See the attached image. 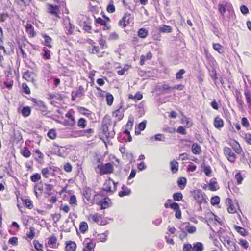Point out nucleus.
Instances as JSON below:
<instances>
[{
    "mask_svg": "<svg viewBox=\"0 0 251 251\" xmlns=\"http://www.w3.org/2000/svg\"><path fill=\"white\" fill-rule=\"evenodd\" d=\"M193 198L199 203H205L207 202L206 195L201 190H196L193 192Z\"/></svg>",
    "mask_w": 251,
    "mask_h": 251,
    "instance_id": "obj_1",
    "label": "nucleus"
},
{
    "mask_svg": "<svg viewBox=\"0 0 251 251\" xmlns=\"http://www.w3.org/2000/svg\"><path fill=\"white\" fill-rule=\"evenodd\" d=\"M96 169H99V173L100 175L111 174L113 173L114 170L113 166L110 163L98 165Z\"/></svg>",
    "mask_w": 251,
    "mask_h": 251,
    "instance_id": "obj_2",
    "label": "nucleus"
},
{
    "mask_svg": "<svg viewBox=\"0 0 251 251\" xmlns=\"http://www.w3.org/2000/svg\"><path fill=\"white\" fill-rule=\"evenodd\" d=\"M117 183H115L111 178L106 180L103 186V190L105 191L113 193L116 190V185Z\"/></svg>",
    "mask_w": 251,
    "mask_h": 251,
    "instance_id": "obj_3",
    "label": "nucleus"
},
{
    "mask_svg": "<svg viewBox=\"0 0 251 251\" xmlns=\"http://www.w3.org/2000/svg\"><path fill=\"white\" fill-rule=\"evenodd\" d=\"M224 153L227 159L231 162H234L236 156L235 154L232 151L231 149L228 147H225L224 148Z\"/></svg>",
    "mask_w": 251,
    "mask_h": 251,
    "instance_id": "obj_4",
    "label": "nucleus"
},
{
    "mask_svg": "<svg viewBox=\"0 0 251 251\" xmlns=\"http://www.w3.org/2000/svg\"><path fill=\"white\" fill-rule=\"evenodd\" d=\"M33 106L37 110L41 111H45L47 109V106L44 104V102L41 100H36L35 99H33Z\"/></svg>",
    "mask_w": 251,
    "mask_h": 251,
    "instance_id": "obj_5",
    "label": "nucleus"
},
{
    "mask_svg": "<svg viewBox=\"0 0 251 251\" xmlns=\"http://www.w3.org/2000/svg\"><path fill=\"white\" fill-rule=\"evenodd\" d=\"M130 14L128 13H126L122 20H120L119 24L122 25L123 27H126L130 23Z\"/></svg>",
    "mask_w": 251,
    "mask_h": 251,
    "instance_id": "obj_6",
    "label": "nucleus"
},
{
    "mask_svg": "<svg viewBox=\"0 0 251 251\" xmlns=\"http://www.w3.org/2000/svg\"><path fill=\"white\" fill-rule=\"evenodd\" d=\"M95 192L90 188H85L83 189V195L88 200L90 201L92 195H94Z\"/></svg>",
    "mask_w": 251,
    "mask_h": 251,
    "instance_id": "obj_7",
    "label": "nucleus"
},
{
    "mask_svg": "<svg viewBox=\"0 0 251 251\" xmlns=\"http://www.w3.org/2000/svg\"><path fill=\"white\" fill-rule=\"evenodd\" d=\"M107 201H109L108 198H101L100 201L97 200L96 204L100 205L101 209H105L108 206Z\"/></svg>",
    "mask_w": 251,
    "mask_h": 251,
    "instance_id": "obj_8",
    "label": "nucleus"
},
{
    "mask_svg": "<svg viewBox=\"0 0 251 251\" xmlns=\"http://www.w3.org/2000/svg\"><path fill=\"white\" fill-rule=\"evenodd\" d=\"M23 77L28 81L33 82L34 81V75L29 71H26L24 73Z\"/></svg>",
    "mask_w": 251,
    "mask_h": 251,
    "instance_id": "obj_9",
    "label": "nucleus"
},
{
    "mask_svg": "<svg viewBox=\"0 0 251 251\" xmlns=\"http://www.w3.org/2000/svg\"><path fill=\"white\" fill-rule=\"evenodd\" d=\"M226 202L227 203V205L228 206V208L227 210L230 213H234L236 212V208L232 203V200L230 199H227L226 200Z\"/></svg>",
    "mask_w": 251,
    "mask_h": 251,
    "instance_id": "obj_10",
    "label": "nucleus"
},
{
    "mask_svg": "<svg viewBox=\"0 0 251 251\" xmlns=\"http://www.w3.org/2000/svg\"><path fill=\"white\" fill-rule=\"evenodd\" d=\"M214 124L216 128H220L223 126L224 122L219 117H217L214 119Z\"/></svg>",
    "mask_w": 251,
    "mask_h": 251,
    "instance_id": "obj_11",
    "label": "nucleus"
},
{
    "mask_svg": "<svg viewBox=\"0 0 251 251\" xmlns=\"http://www.w3.org/2000/svg\"><path fill=\"white\" fill-rule=\"evenodd\" d=\"M192 151L195 154H200L201 150L200 145L197 143H194L192 146Z\"/></svg>",
    "mask_w": 251,
    "mask_h": 251,
    "instance_id": "obj_12",
    "label": "nucleus"
},
{
    "mask_svg": "<svg viewBox=\"0 0 251 251\" xmlns=\"http://www.w3.org/2000/svg\"><path fill=\"white\" fill-rule=\"evenodd\" d=\"M124 109L121 106L120 108L117 109L115 111L113 112V115L114 117H118L119 120L122 119L123 117Z\"/></svg>",
    "mask_w": 251,
    "mask_h": 251,
    "instance_id": "obj_13",
    "label": "nucleus"
},
{
    "mask_svg": "<svg viewBox=\"0 0 251 251\" xmlns=\"http://www.w3.org/2000/svg\"><path fill=\"white\" fill-rule=\"evenodd\" d=\"M230 145L232 146L233 150L237 153H240L241 151V148L239 144L236 142L234 141L233 142L230 143Z\"/></svg>",
    "mask_w": 251,
    "mask_h": 251,
    "instance_id": "obj_14",
    "label": "nucleus"
},
{
    "mask_svg": "<svg viewBox=\"0 0 251 251\" xmlns=\"http://www.w3.org/2000/svg\"><path fill=\"white\" fill-rule=\"evenodd\" d=\"M49 10L50 13L55 15L56 17H59L58 15V12L59 11L58 6L50 5Z\"/></svg>",
    "mask_w": 251,
    "mask_h": 251,
    "instance_id": "obj_15",
    "label": "nucleus"
},
{
    "mask_svg": "<svg viewBox=\"0 0 251 251\" xmlns=\"http://www.w3.org/2000/svg\"><path fill=\"white\" fill-rule=\"evenodd\" d=\"M122 191L119 192V196L121 197L128 195L130 193V190L127 188L126 186H122Z\"/></svg>",
    "mask_w": 251,
    "mask_h": 251,
    "instance_id": "obj_16",
    "label": "nucleus"
},
{
    "mask_svg": "<svg viewBox=\"0 0 251 251\" xmlns=\"http://www.w3.org/2000/svg\"><path fill=\"white\" fill-rule=\"evenodd\" d=\"M21 113L25 117H28L31 113V109L29 106L23 107L21 110Z\"/></svg>",
    "mask_w": 251,
    "mask_h": 251,
    "instance_id": "obj_17",
    "label": "nucleus"
},
{
    "mask_svg": "<svg viewBox=\"0 0 251 251\" xmlns=\"http://www.w3.org/2000/svg\"><path fill=\"white\" fill-rule=\"evenodd\" d=\"M76 245L74 242L70 241L66 244V250L67 251H75L76 249Z\"/></svg>",
    "mask_w": 251,
    "mask_h": 251,
    "instance_id": "obj_18",
    "label": "nucleus"
},
{
    "mask_svg": "<svg viewBox=\"0 0 251 251\" xmlns=\"http://www.w3.org/2000/svg\"><path fill=\"white\" fill-rule=\"evenodd\" d=\"M209 188L211 191H214L218 189L217 182L215 178L211 179L209 184Z\"/></svg>",
    "mask_w": 251,
    "mask_h": 251,
    "instance_id": "obj_19",
    "label": "nucleus"
},
{
    "mask_svg": "<svg viewBox=\"0 0 251 251\" xmlns=\"http://www.w3.org/2000/svg\"><path fill=\"white\" fill-rule=\"evenodd\" d=\"M170 165L171 167V170L172 173H175L177 171L178 164L176 161L173 160L170 162Z\"/></svg>",
    "mask_w": 251,
    "mask_h": 251,
    "instance_id": "obj_20",
    "label": "nucleus"
},
{
    "mask_svg": "<svg viewBox=\"0 0 251 251\" xmlns=\"http://www.w3.org/2000/svg\"><path fill=\"white\" fill-rule=\"evenodd\" d=\"M42 36L45 39V45L50 48H51L50 44L52 42V39L46 34H43Z\"/></svg>",
    "mask_w": 251,
    "mask_h": 251,
    "instance_id": "obj_21",
    "label": "nucleus"
},
{
    "mask_svg": "<svg viewBox=\"0 0 251 251\" xmlns=\"http://www.w3.org/2000/svg\"><path fill=\"white\" fill-rule=\"evenodd\" d=\"M15 2L20 6H26L30 4L31 0H15Z\"/></svg>",
    "mask_w": 251,
    "mask_h": 251,
    "instance_id": "obj_22",
    "label": "nucleus"
},
{
    "mask_svg": "<svg viewBox=\"0 0 251 251\" xmlns=\"http://www.w3.org/2000/svg\"><path fill=\"white\" fill-rule=\"evenodd\" d=\"M203 246L201 242H197L193 245V250L194 251H203Z\"/></svg>",
    "mask_w": 251,
    "mask_h": 251,
    "instance_id": "obj_23",
    "label": "nucleus"
},
{
    "mask_svg": "<svg viewBox=\"0 0 251 251\" xmlns=\"http://www.w3.org/2000/svg\"><path fill=\"white\" fill-rule=\"evenodd\" d=\"M101 129L102 134L108 137L109 135V133L108 132V126L107 124H103L101 126Z\"/></svg>",
    "mask_w": 251,
    "mask_h": 251,
    "instance_id": "obj_24",
    "label": "nucleus"
},
{
    "mask_svg": "<svg viewBox=\"0 0 251 251\" xmlns=\"http://www.w3.org/2000/svg\"><path fill=\"white\" fill-rule=\"evenodd\" d=\"M148 35V31L145 28H140L138 31V36L141 38H145Z\"/></svg>",
    "mask_w": 251,
    "mask_h": 251,
    "instance_id": "obj_25",
    "label": "nucleus"
},
{
    "mask_svg": "<svg viewBox=\"0 0 251 251\" xmlns=\"http://www.w3.org/2000/svg\"><path fill=\"white\" fill-rule=\"evenodd\" d=\"M186 230L189 233L192 234L196 232V228L195 226L190 225L189 223H186Z\"/></svg>",
    "mask_w": 251,
    "mask_h": 251,
    "instance_id": "obj_26",
    "label": "nucleus"
},
{
    "mask_svg": "<svg viewBox=\"0 0 251 251\" xmlns=\"http://www.w3.org/2000/svg\"><path fill=\"white\" fill-rule=\"evenodd\" d=\"M21 154L25 157L28 158L31 155V152L26 147L23 148L21 150Z\"/></svg>",
    "mask_w": 251,
    "mask_h": 251,
    "instance_id": "obj_27",
    "label": "nucleus"
},
{
    "mask_svg": "<svg viewBox=\"0 0 251 251\" xmlns=\"http://www.w3.org/2000/svg\"><path fill=\"white\" fill-rule=\"evenodd\" d=\"M52 169L51 167H50L49 168H43L42 170V174L43 176L46 177L48 178L49 176L51 174L50 170Z\"/></svg>",
    "mask_w": 251,
    "mask_h": 251,
    "instance_id": "obj_28",
    "label": "nucleus"
},
{
    "mask_svg": "<svg viewBox=\"0 0 251 251\" xmlns=\"http://www.w3.org/2000/svg\"><path fill=\"white\" fill-rule=\"evenodd\" d=\"M234 228L241 235H243V236H245L247 235L246 231L244 228L238 226L234 225Z\"/></svg>",
    "mask_w": 251,
    "mask_h": 251,
    "instance_id": "obj_29",
    "label": "nucleus"
},
{
    "mask_svg": "<svg viewBox=\"0 0 251 251\" xmlns=\"http://www.w3.org/2000/svg\"><path fill=\"white\" fill-rule=\"evenodd\" d=\"M79 229L81 232L84 233L88 230V225L85 222H81L79 225Z\"/></svg>",
    "mask_w": 251,
    "mask_h": 251,
    "instance_id": "obj_30",
    "label": "nucleus"
},
{
    "mask_svg": "<svg viewBox=\"0 0 251 251\" xmlns=\"http://www.w3.org/2000/svg\"><path fill=\"white\" fill-rule=\"evenodd\" d=\"M213 49L220 53H222L224 51L223 47L219 43L213 44Z\"/></svg>",
    "mask_w": 251,
    "mask_h": 251,
    "instance_id": "obj_31",
    "label": "nucleus"
},
{
    "mask_svg": "<svg viewBox=\"0 0 251 251\" xmlns=\"http://www.w3.org/2000/svg\"><path fill=\"white\" fill-rule=\"evenodd\" d=\"M86 121L85 119L81 118L79 119L77 123V126L81 128H84L86 126Z\"/></svg>",
    "mask_w": 251,
    "mask_h": 251,
    "instance_id": "obj_32",
    "label": "nucleus"
},
{
    "mask_svg": "<svg viewBox=\"0 0 251 251\" xmlns=\"http://www.w3.org/2000/svg\"><path fill=\"white\" fill-rule=\"evenodd\" d=\"M160 32L162 33H171L172 31V28L167 25H163L160 28Z\"/></svg>",
    "mask_w": 251,
    "mask_h": 251,
    "instance_id": "obj_33",
    "label": "nucleus"
},
{
    "mask_svg": "<svg viewBox=\"0 0 251 251\" xmlns=\"http://www.w3.org/2000/svg\"><path fill=\"white\" fill-rule=\"evenodd\" d=\"M106 99L107 101V104L108 105H111L113 102V96L111 94L107 93L106 94Z\"/></svg>",
    "mask_w": 251,
    "mask_h": 251,
    "instance_id": "obj_34",
    "label": "nucleus"
},
{
    "mask_svg": "<svg viewBox=\"0 0 251 251\" xmlns=\"http://www.w3.org/2000/svg\"><path fill=\"white\" fill-rule=\"evenodd\" d=\"M178 185L181 188H183L186 183V179L185 178H179L177 180Z\"/></svg>",
    "mask_w": 251,
    "mask_h": 251,
    "instance_id": "obj_35",
    "label": "nucleus"
},
{
    "mask_svg": "<svg viewBox=\"0 0 251 251\" xmlns=\"http://www.w3.org/2000/svg\"><path fill=\"white\" fill-rule=\"evenodd\" d=\"M95 244L92 242L87 243L85 248L83 249V251H92L94 248Z\"/></svg>",
    "mask_w": 251,
    "mask_h": 251,
    "instance_id": "obj_36",
    "label": "nucleus"
},
{
    "mask_svg": "<svg viewBox=\"0 0 251 251\" xmlns=\"http://www.w3.org/2000/svg\"><path fill=\"white\" fill-rule=\"evenodd\" d=\"M30 179L32 182H36L41 179L40 175L38 173H35L30 176Z\"/></svg>",
    "mask_w": 251,
    "mask_h": 251,
    "instance_id": "obj_37",
    "label": "nucleus"
},
{
    "mask_svg": "<svg viewBox=\"0 0 251 251\" xmlns=\"http://www.w3.org/2000/svg\"><path fill=\"white\" fill-rule=\"evenodd\" d=\"M173 199L175 201H180L183 198V195L181 193H175L173 195Z\"/></svg>",
    "mask_w": 251,
    "mask_h": 251,
    "instance_id": "obj_38",
    "label": "nucleus"
},
{
    "mask_svg": "<svg viewBox=\"0 0 251 251\" xmlns=\"http://www.w3.org/2000/svg\"><path fill=\"white\" fill-rule=\"evenodd\" d=\"M220 201V199L219 197L217 196H215L214 197H213L211 199V203L213 205H215L216 204H218Z\"/></svg>",
    "mask_w": 251,
    "mask_h": 251,
    "instance_id": "obj_39",
    "label": "nucleus"
},
{
    "mask_svg": "<svg viewBox=\"0 0 251 251\" xmlns=\"http://www.w3.org/2000/svg\"><path fill=\"white\" fill-rule=\"evenodd\" d=\"M26 236L28 238L33 239L35 236V228L33 227L30 228V232L26 233Z\"/></svg>",
    "mask_w": 251,
    "mask_h": 251,
    "instance_id": "obj_40",
    "label": "nucleus"
},
{
    "mask_svg": "<svg viewBox=\"0 0 251 251\" xmlns=\"http://www.w3.org/2000/svg\"><path fill=\"white\" fill-rule=\"evenodd\" d=\"M235 178L236 179L238 184H240L242 183L243 178L240 172L237 173L235 175Z\"/></svg>",
    "mask_w": 251,
    "mask_h": 251,
    "instance_id": "obj_41",
    "label": "nucleus"
},
{
    "mask_svg": "<svg viewBox=\"0 0 251 251\" xmlns=\"http://www.w3.org/2000/svg\"><path fill=\"white\" fill-rule=\"evenodd\" d=\"M48 137L51 139H54L56 138V132L55 130L51 129L48 133Z\"/></svg>",
    "mask_w": 251,
    "mask_h": 251,
    "instance_id": "obj_42",
    "label": "nucleus"
},
{
    "mask_svg": "<svg viewBox=\"0 0 251 251\" xmlns=\"http://www.w3.org/2000/svg\"><path fill=\"white\" fill-rule=\"evenodd\" d=\"M59 208L60 210H62L66 213H68L70 210V207L66 204H61Z\"/></svg>",
    "mask_w": 251,
    "mask_h": 251,
    "instance_id": "obj_43",
    "label": "nucleus"
},
{
    "mask_svg": "<svg viewBox=\"0 0 251 251\" xmlns=\"http://www.w3.org/2000/svg\"><path fill=\"white\" fill-rule=\"evenodd\" d=\"M44 52L42 53L43 57L46 59H49L50 57V51L49 50H43Z\"/></svg>",
    "mask_w": 251,
    "mask_h": 251,
    "instance_id": "obj_44",
    "label": "nucleus"
},
{
    "mask_svg": "<svg viewBox=\"0 0 251 251\" xmlns=\"http://www.w3.org/2000/svg\"><path fill=\"white\" fill-rule=\"evenodd\" d=\"M8 243L13 246L18 245V238L16 237H12L9 239Z\"/></svg>",
    "mask_w": 251,
    "mask_h": 251,
    "instance_id": "obj_45",
    "label": "nucleus"
},
{
    "mask_svg": "<svg viewBox=\"0 0 251 251\" xmlns=\"http://www.w3.org/2000/svg\"><path fill=\"white\" fill-rule=\"evenodd\" d=\"M218 8L221 14L224 15L226 11V7L223 4L219 3L218 6Z\"/></svg>",
    "mask_w": 251,
    "mask_h": 251,
    "instance_id": "obj_46",
    "label": "nucleus"
},
{
    "mask_svg": "<svg viewBox=\"0 0 251 251\" xmlns=\"http://www.w3.org/2000/svg\"><path fill=\"white\" fill-rule=\"evenodd\" d=\"M84 88L82 86H80L76 91V95L80 97L84 95Z\"/></svg>",
    "mask_w": 251,
    "mask_h": 251,
    "instance_id": "obj_47",
    "label": "nucleus"
},
{
    "mask_svg": "<svg viewBox=\"0 0 251 251\" xmlns=\"http://www.w3.org/2000/svg\"><path fill=\"white\" fill-rule=\"evenodd\" d=\"M45 189L47 191L48 194L50 195V192L53 189V186L51 184H45Z\"/></svg>",
    "mask_w": 251,
    "mask_h": 251,
    "instance_id": "obj_48",
    "label": "nucleus"
},
{
    "mask_svg": "<svg viewBox=\"0 0 251 251\" xmlns=\"http://www.w3.org/2000/svg\"><path fill=\"white\" fill-rule=\"evenodd\" d=\"M185 73L184 69H180L176 74V78L180 79L182 78V75Z\"/></svg>",
    "mask_w": 251,
    "mask_h": 251,
    "instance_id": "obj_49",
    "label": "nucleus"
},
{
    "mask_svg": "<svg viewBox=\"0 0 251 251\" xmlns=\"http://www.w3.org/2000/svg\"><path fill=\"white\" fill-rule=\"evenodd\" d=\"M203 171L205 175L209 176L211 173V169L210 166H206L203 168Z\"/></svg>",
    "mask_w": 251,
    "mask_h": 251,
    "instance_id": "obj_50",
    "label": "nucleus"
},
{
    "mask_svg": "<svg viewBox=\"0 0 251 251\" xmlns=\"http://www.w3.org/2000/svg\"><path fill=\"white\" fill-rule=\"evenodd\" d=\"M146 123H147V122L146 120H144V121H142V122H141L140 123H139V124L138 125V128L140 130L143 131L145 129L146 126Z\"/></svg>",
    "mask_w": 251,
    "mask_h": 251,
    "instance_id": "obj_51",
    "label": "nucleus"
},
{
    "mask_svg": "<svg viewBox=\"0 0 251 251\" xmlns=\"http://www.w3.org/2000/svg\"><path fill=\"white\" fill-rule=\"evenodd\" d=\"M224 241L226 242L228 246L231 247L232 246H234L235 248V244L232 241H231L229 239V238L227 236L224 237Z\"/></svg>",
    "mask_w": 251,
    "mask_h": 251,
    "instance_id": "obj_52",
    "label": "nucleus"
},
{
    "mask_svg": "<svg viewBox=\"0 0 251 251\" xmlns=\"http://www.w3.org/2000/svg\"><path fill=\"white\" fill-rule=\"evenodd\" d=\"M64 169L67 172H70L72 171V167L70 163H67L64 165Z\"/></svg>",
    "mask_w": 251,
    "mask_h": 251,
    "instance_id": "obj_53",
    "label": "nucleus"
},
{
    "mask_svg": "<svg viewBox=\"0 0 251 251\" xmlns=\"http://www.w3.org/2000/svg\"><path fill=\"white\" fill-rule=\"evenodd\" d=\"M239 244L245 249H247L248 247V243L246 240L240 239Z\"/></svg>",
    "mask_w": 251,
    "mask_h": 251,
    "instance_id": "obj_54",
    "label": "nucleus"
},
{
    "mask_svg": "<svg viewBox=\"0 0 251 251\" xmlns=\"http://www.w3.org/2000/svg\"><path fill=\"white\" fill-rule=\"evenodd\" d=\"M56 241L57 238L56 237H55L54 236H51L49 238V240L48 242V244L49 245H53L56 243Z\"/></svg>",
    "mask_w": 251,
    "mask_h": 251,
    "instance_id": "obj_55",
    "label": "nucleus"
},
{
    "mask_svg": "<svg viewBox=\"0 0 251 251\" xmlns=\"http://www.w3.org/2000/svg\"><path fill=\"white\" fill-rule=\"evenodd\" d=\"M69 203L71 204H76L77 201L76 197L75 195H71L70 197Z\"/></svg>",
    "mask_w": 251,
    "mask_h": 251,
    "instance_id": "obj_56",
    "label": "nucleus"
},
{
    "mask_svg": "<svg viewBox=\"0 0 251 251\" xmlns=\"http://www.w3.org/2000/svg\"><path fill=\"white\" fill-rule=\"evenodd\" d=\"M154 137L156 141H164V136L162 134H156Z\"/></svg>",
    "mask_w": 251,
    "mask_h": 251,
    "instance_id": "obj_57",
    "label": "nucleus"
},
{
    "mask_svg": "<svg viewBox=\"0 0 251 251\" xmlns=\"http://www.w3.org/2000/svg\"><path fill=\"white\" fill-rule=\"evenodd\" d=\"M170 207L173 210L178 211L180 209L179 204L177 203L174 202L170 205Z\"/></svg>",
    "mask_w": 251,
    "mask_h": 251,
    "instance_id": "obj_58",
    "label": "nucleus"
},
{
    "mask_svg": "<svg viewBox=\"0 0 251 251\" xmlns=\"http://www.w3.org/2000/svg\"><path fill=\"white\" fill-rule=\"evenodd\" d=\"M162 89L166 92H171L173 90V87L169 86L168 85L164 84L162 85Z\"/></svg>",
    "mask_w": 251,
    "mask_h": 251,
    "instance_id": "obj_59",
    "label": "nucleus"
},
{
    "mask_svg": "<svg viewBox=\"0 0 251 251\" xmlns=\"http://www.w3.org/2000/svg\"><path fill=\"white\" fill-rule=\"evenodd\" d=\"M193 247L190 244H184L183 246L184 251H193Z\"/></svg>",
    "mask_w": 251,
    "mask_h": 251,
    "instance_id": "obj_60",
    "label": "nucleus"
},
{
    "mask_svg": "<svg viewBox=\"0 0 251 251\" xmlns=\"http://www.w3.org/2000/svg\"><path fill=\"white\" fill-rule=\"evenodd\" d=\"M101 198H103L101 195L99 194H95L93 199V203L96 204L97 200L100 201Z\"/></svg>",
    "mask_w": 251,
    "mask_h": 251,
    "instance_id": "obj_61",
    "label": "nucleus"
},
{
    "mask_svg": "<svg viewBox=\"0 0 251 251\" xmlns=\"http://www.w3.org/2000/svg\"><path fill=\"white\" fill-rule=\"evenodd\" d=\"M107 11L110 13H113L115 11V8L113 4H109L107 7Z\"/></svg>",
    "mask_w": 251,
    "mask_h": 251,
    "instance_id": "obj_62",
    "label": "nucleus"
},
{
    "mask_svg": "<svg viewBox=\"0 0 251 251\" xmlns=\"http://www.w3.org/2000/svg\"><path fill=\"white\" fill-rule=\"evenodd\" d=\"M240 10L242 14L245 15L249 13V10L247 6L245 5H242L240 7Z\"/></svg>",
    "mask_w": 251,
    "mask_h": 251,
    "instance_id": "obj_63",
    "label": "nucleus"
},
{
    "mask_svg": "<svg viewBox=\"0 0 251 251\" xmlns=\"http://www.w3.org/2000/svg\"><path fill=\"white\" fill-rule=\"evenodd\" d=\"M241 123H242V125H243V126H244L245 127H248L249 125L248 120L245 117H243L242 118Z\"/></svg>",
    "mask_w": 251,
    "mask_h": 251,
    "instance_id": "obj_64",
    "label": "nucleus"
}]
</instances>
